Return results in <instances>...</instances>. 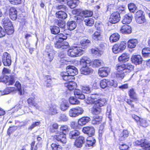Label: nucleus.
<instances>
[{"instance_id":"f3484780","label":"nucleus","mask_w":150,"mask_h":150,"mask_svg":"<svg viewBox=\"0 0 150 150\" xmlns=\"http://www.w3.org/2000/svg\"><path fill=\"white\" fill-rule=\"evenodd\" d=\"M132 63L136 65L142 63V61L141 56L139 55H133L131 58Z\"/></svg>"},{"instance_id":"8fccbe9b","label":"nucleus","mask_w":150,"mask_h":150,"mask_svg":"<svg viewBox=\"0 0 150 150\" xmlns=\"http://www.w3.org/2000/svg\"><path fill=\"white\" fill-rule=\"evenodd\" d=\"M69 6L71 8H75L76 6L75 0H68L67 3Z\"/></svg>"},{"instance_id":"6ab92c4d","label":"nucleus","mask_w":150,"mask_h":150,"mask_svg":"<svg viewBox=\"0 0 150 150\" xmlns=\"http://www.w3.org/2000/svg\"><path fill=\"white\" fill-rule=\"evenodd\" d=\"M93 71L92 68L88 67V66L82 67L80 70L81 74L84 75L91 74L93 73Z\"/></svg>"},{"instance_id":"4d7b16f0","label":"nucleus","mask_w":150,"mask_h":150,"mask_svg":"<svg viewBox=\"0 0 150 150\" xmlns=\"http://www.w3.org/2000/svg\"><path fill=\"white\" fill-rule=\"evenodd\" d=\"M69 100L70 103L72 105L78 104L79 103V101L74 97H71Z\"/></svg>"},{"instance_id":"c85d7f7f","label":"nucleus","mask_w":150,"mask_h":150,"mask_svg":"<svg viewBox=\"0 0 150 150\" xmlns=\"http://www.w3.org/2000/svg\"><path fill=\"white\" fill-rule=\"evenodd\" d=\"M138 43V41L136 39H130L127 42L128 47L131 49L134 48L135 47Z\"/></svg>"},{"instance_id":"72a5a7b5","label":"nucleus","mask_w":150,"mask_h":150,"mask_svg":"<svg viewBox=\"0 0 150 150\" xmlns=\"http://www.w3.org/2000/svg\"><path fill=\"white\" fill-rule=\"evenodd\" d=\"M94 67H98L103 64V62L100 59H96L91 63Z\"/></svg>"},{"instance_id":"7c9ffc66","label":"nucleus","mask_w":150,"mask_h":150,"mask_svg":"<svg viewBox=\"0 0 150 150\" xmlns=\"http://www.w3.org/2000/svg\"><path fill=\"white\" fill-rule=\"evenodd\" d=\"M82 93V91L77 89L75 90L74 94L76 98L81 99H83L85 98V96Z\"/></svg>"},{"instance_id":"e2e57ef3","label":"nucleus","mask_w":150,"mask_h":150,"mask_svg":"<svg viewBox=\"0 0 150 150\" xmlns=\"http://www.w3.org/2000/svg\"><path fill=\"white\" fill-rule=\"evenodd\" d=\"M51 147L53 150H62V147L55 144H52Z\"/></svg>"},{"instance_id":"ea45409f","label":"nucleus","mask_w":150,"mask_h":150,"mask_svg":"<svg viewBox=\"0 0 150 150\" xmlns=\"http://www.w3.org/2000/svg\"><path fill=\"white\" fill-rule=\"evenodd\" d=\"M102 37V35L100 32L97 31L95 32L92 35L93 38L96 41L101 40Z\"/></svg>"},{"instance_id":"a19ab883","label":"nucleus","mask_w":150,"mask_h":150,"mask_svg":"<svg viewBox=\"0 0 150 150\" xmlns=\"http://www.w3.org/2000/svg\"><path fill=\"white\" fill-rule=\"evenodd\" d=\"M67 25L68 29L70 30H73L76 26V24L74 21H71L68 22Z\"/></svg>"},{"instance_id":"4be33fe9","label":"nucleus","mask_w":150,"mask_h":150,"mask_svg":"<svg viewBox=\"0 0 150 150\" xmlns=\"http://www.w3.org/2000/svg\"><path fill=\"white\" fill-rule=\"evenodd\" d=\"M64 86L70 91H72L76 88L77 84L75 82L71 81L65 83Z\"/></svg>"},{"instance_id":"bf43d9fd","label":"nucleus","mask_w":150,"mask_h":150,"mask_svg":"<svg viewBox=\"0 0 150 150\" xmlns=\"http://www.w3.org/2000/svg\"><path fill=\"white\" fill-rule=\"evenodd\" d=\"M82 14L85 17H90L93 15V13L91 11L86 10L82 11Z\"/></svg>"},{"instance_id":"0eeeda50","label":"nucleus","mask_w":150,"mask_h":150,"mask_svg":"<svg viewBox=\"0 0 150 150\" xmlns=\"http://www.w3.org/2000/svg\"><path fill=\"white\" fill-rule=\"evenodd\" d=\"M15 82L14 77L13 75H11L10 77L7 76H2L0 77V82H4L7 85H12Z\"/></svg>"},{"instance_id":"13d9d810","label":"nucleus","mask_w":150,"mask_h":150,"mask_svg":"<svg viewBox=\"0 0 150 150\" xmlns=\"http://www.w3.org/2000/svg\"><path fill=\"white\" fill-rule=\"evenodd\" d=\"M59 121L66 122L68 121V118L67 116L65 114H62L59 117Z\"/></svg>"},{"instance_id":"b1692460","label":"nucleus","mask_w":150,"mask_h":150,"mask_svg":"<svg viewBox=\"0 0 150 150\" xmlns=\"http://www.w3.org/2000/svg\"><path fill=\"white\" fill-rule=\"evenodd\" d=\"M96 140L94 137L90 136L88 137L86 140V142L85 145L86 147H88L93 146L96 142Z\"/></svg>"},{"instance_id":"2eb2a0df","label":"nucleus","mask_w":150,"mask_h":150,"mask_svg":"<svg viewBox=\"0 0 150 150\" xmlns=\"http://www.w3.org/2000/svg\"><path fill=\"white\" fill-rule=\"evenodd\" d=\"M67 72L72 77L76 75L78 73V71L75 67L69 66L66 67Z\"/></svg>"},{"instance_id":"a18cd8bd","label":"nucleus","mask_w":150,"mask_h":150,"mask_svg":"<svg viewBox=\"0 0 150 150\" xmlns=\"http://www.w3.org/2000/svg\"><path fill=\"white\" fill-rule=\"evenodd\" d=\"M50 30L51 33L54 34H57L60 32L59 28L56 26H51Z\"/></svg>"},{"instance_id":"37998d69","label":"nucleus","mask_w":150,"mask_h":150,"mask_svg":"<svg viewBox=\"0 0 150 150\" xmlns=\"http://www.w3.org/2000/svg\"><path fill=\"white\" fill-rule=\"evenodd\" d=\"M2 22L4 28L5 29L6 28H8V27L12 25L11 22L8 18H4Z\"/></svg>"},{"instance_id":"864d4df0","label":"nucleus","mask_w":150,"mask_h":150,"mask_svg":"<svg viewBox=\"0 0 150 150\" xmlns=\"http://www.w3.org/2000/svg\"><path fill=\"white\" fill-rule=\"evenodd\" d=\"M54 54V50H50V52L47 53L46 54L50 62H51L53 59Z\"/></svg>"},{"instance_id":"f257e3e1","label":"nucleus","mask_w":150,"mask_h":150,"mask_svg":"<svg viewBox=\"0 0 150 150\" xmlns=\"http://www.w3.org/2000/svg\"><path fill=\"white\" fill-rule=\"evenodd\" d=\"M117 71L115 73L116 78L122 79L128 73L134 69V66L130 64H117L116 66Z\"/></svg>"},{"instance_id":"79ce46f5","label":"nucleus","mask_w":150,"mask_h":150,"mask_svg":"<svg viewBox=\"0 0 150 150\" xmlns=\"http://www.w3.org/2000/svg\"><path fill=\"white\" fill-rule=\"evenodd\" d=\"M80 43L81 46L83 47V48H82V49L84 50V49L90 45L91 41L88 40L83 39L81 41Z\"/></svg>"},{"instance_id":"393cba45","label":"nucleus","mask_w":150,"mask_h":150,"mask_svg":"<svg viewBox=\"0 0 150 150\" xmlns=\"http://www.w3.org/2000/svg\"><path fill=\"white\" fill-rule=\"evenodd\" d=\"M9 16L13 20H16L17 16V11L14 7H11L9 10Z\"/></svg>"},{"instance_id":"c756f323","label":"nucleus","mask_w":150,"mask_h":150,"mask_svg":"<svg viewBox=\"0 0 150 150\" xmlns=\"http://www.w3.org/2000/svg\"><path fill=\"white\" fill-rule=\"evenodd\" d=\"M120 30L122 33L129 34L131 32V28L128 25H124L121 28Z\"/></svg>"},{"instance_id":"e433bc0d","label":"nucleus","mask_w":150,"mask_h":150,"mask_svg":"<svg viewBox=\"0 0 150 150\" xmlns=\"http://www.w3.org/2000/svg\"><path fill=\"white\" fill-rule=\"evenodd\" d=\"M120 38V35L117 33H114L112 34L110 38V41L114 42L118 41Z\"/></svg>"},{"instance_id":"2f4dec72","label":"nucleus","mask_w":150,"mask_h":150,"mask_svg":"<svg viewBox=\"0 0 150 150\" xmlns=\"http://www.w3.org/2000/svg\"><path fill=\"white\" fill-rule=\"evenodd\" d=\"M90 120V118L88 117H83L79 120L78 124L80 125L83 126L88 123Z\"/></svg>"},{"instance_id":"6e6d98bb","label":"nucleus","mask_w":150,"mask_h":150,"mask_svg":"<svg viewBox=\"0 0 150 150\" xmlns=\"http://www.w3.org/2000/svg\"><path fill=\"white\" fill-rule=\"evenodd\" d=\"M112 50L115 54H117L120 52H122L120 49L119 48L117 44H115L112 48Z\"/></svg>"},{"instance_id":"cd10ccee","label":"nucleus","mask_w":150,"mask_h":150,"mask_svg":"<svg viewBox=\"0 0 150 150\" xmlns=\"http://www.w3.org/2000/svg\"><path fill=\"white\" fill-rule=\"evenodd\" d=\"M91 52L96 57L100 56L103 53V51L102 50L96 47L92 48L91 50Z\"/></svg>"},{"instance_id":"4c0bfd02","label":"nucleus","mask_w":150,"mask_h":150,"mask_svg":"<svg viewBox=\"0 0 150 150\" xmlns=\"http://www.w3.org/2000/svg\"><path fill=\"white\" fill-rule=\"evenodd\" d=\"M69 104L67 101L63 99L60 106L61 110L63 111L67 110L69 107Z\"/></svg>"},{"instance_id":"de8ad7c7","label":"nucleus","mask_w":150,"mask_h":150,"mask_svg":"<svg viewBox=\"0 0 150 150\" xmlns=\"http://www.w3.org/2000/svg\"><path fill=\"white\" fill-rule=\"evenodd\" d=\"M96 105H94L92 110L93 113L95 114H99L101 111L100 107Z\"/></svg>"},{"instance_id":"c9c22d12","label":"nucleus","mask_w":150,"mask_h":150,"mask_svg":"<svg viewBox=\"0 0 150 150\" xmlns=\"http://www.w3.org/2000/svg\"><path fill=\"white\" fill-rule=\"evenodd\" d=\"M130 98L134 100L138 99L137 95L133 88L130 89L128 92Z\"/></svg>"},{"instance_id":"dca6fc26","label":"nucleus","mask_w":150,"mask_h":150,"mask_svg":"<svg viewBox=\"0 0 150 150\" xmlns=\"http://www.w3.org/2000/svg\"><path fill=\"white\" fill-rule=\"evenodd\" d=\"M82 131L83 133L87 134L90 137L94 135L95 129L92 126L86 127L83 128Z\"/></svg>"},{"instance_id":"a211bd4d","label":"nucleus","mask_w":150,"mask_h":150,"mask_svg":"<svg viewBox=\"0 0 150 150\" xmlns=\"http://www.w3.org/2000/svg\"><path fill=\"white\" fill-rule=\"evenodd\" d=\"M91 63L90 59L88 57L83 56L80 59V64L83 67L89 66Z\"/></svg>"},{"instance_id":"6e6552de","label":"nucleus","mask_w":150,"mask_h":150,"mask_svg":"<svg viewBox=\"0 0 150 150\" xmlns=\"http://www.w3.org/2000/svg\"><path fill=\"white\" fill-rule=\"evenodd\" d=\"M135 146H140L146 150H150V142L144 139H141L140 141L137 140L134 143Z\"/></svg>"},{"instance_id":"9d476101","label":"nucleus","mask_w":150,"mask_h":150,"mask_svg":"<svg viewBox=\"0 0 150 150\" xmlns=\"http://www.w3.org/2000/svg\"><path fill=\"white\" fill-rule=\"evenodd\" d=\"M2 61L5 66H9L11 64V60L10 55L5 52L2 56Z\"/></svg>"},{"instance_id":"a878e982","label":"nucleus","mask_w":150,"mask_h":150,"mask_svg":"<svg viewBox=\"0 0 150 150\" xmlns=\"http://www.w3.org/2000/svg\"><path fill=\"white\" fill-rule=\"evenodd\" d=\"M58 107L55 105H52L49 108L48 111L49 114L54 115L57 114L58 112Z\"/></svg>"},{"instance_id":"69168bd1","label":"nucleus","mask_w":150,"mask_h":150,"mask_svg":"<svg viewBox=\"0 0 150 150\" xmlns=\"http://www.w3.org/2000/svg\"><path fill=\"white\" fill-rule=\"evenodd\" d=\"M82 11L80 9H75L72 11V13L74 14L77 15V16H79L82 14Z\"/></svg>"},{"instance_id":"f8f14e48","label":"nucleus","mask_w":150,"mask_h":150,"mask_svg":"<svg viewBox=\"0 0 150 150\" xmlns=\"http://www.w3.org/2000/svg\"><path fill=\"white\" fill-rule=\"evenodd\" d=\"M132 117L136 121L138 125L144 127H146L148 126V123L145 120L140 119L139 117L135 115H132Z\"/></svg>"},{"instance_id":"9b49d317","label":"nucleus","mask_w":150,"mask_h":150,"mask_svg":"<svg viewBox=\"0 0 150 150\" xmlns=\"http://www.w3.org/2000/svg\"><path fill=\"white\" fill-rule=\"evenodd\" d=\"M54 139L63 144H65L67 141L65 134H64L61 132L57 133L54 136Z\"/></svg>"},{"instance_id":"bb28decb","label":"nucleus","mask_w":150,"mask_h":150,"mask_svg":"<svg viewBox=\"0 0 150 150\" xmlns=\"http://www.w3.org/2000/svg\"><path fill=\"white\" fill-rule=\"evenodd\" d=\"M61 75L63 79L68 82L72 81L73 78L71 75H70L67 72H63L61 73Z\"/></svg>"},{"instance_id":"49530a36","label":"nucleus","mask_w":150,"mask_h":150,"mask_svg":"<svg viewBox=\"0 0 150 150\" xmlns=\"http://www.w3.org/2000/svg\"><path fill=\"white\" fill-rule=\"evenodd\" d=\"M28 103L29 105L31 107V106H34L37 108L38 106L34 100V98L33 97L29 98L27 100Z\"/></svg>"},{"instance_id":"aec40b11","label":"nucleus","mask_w":150,"mask_h":150,"mask_svg":"<svg viewBox=\"0 0 150 150\" xmlns=\"http://www.w3.org/2000/svg\"><path fill=\"white\" fill-rule=\"evenodd\" d=\"M132 17V15L131 13L125 15L122 21V23L123 24H129L131 22Z\"/></svg>"},{"instance_id":"774afa93","label":"nucleus","mask_w":150,"mask_h":150,"mask_svg":"<svg viewBox=\"0 0 150 150\" xmlns=\"http://www.w3.org/2000/svg\"><path fill=\"white\" fill-rule=\"evenodd\" d=\"M119 147L121 150H125L128 148V146L125 144L121 143L120 144Z\"/></svg>"},{"instance_id":"c03bdc74","label":"nucleus","mask_w":150,"mask_h":150,"mask_svg":"<svg viewBox=\"0 0 150 150\" xmlns=\"http://www.w3.org/2000/svg\"><path fill=\"white\" fill-rule=\"evenodd\" d=\"M128 131L127 130H123L122 132L119 134L120 139L121 141L124 140L128 136Z\"/></svg>"},{"instance_id":"4468645a","label":"nucleus","mask_w":150,"mask_h":150,"mask_svg":"<svg viewBox=\"0 0 150 150\" xmlns=\"http://www.w3.org/2000/svg\"><path fill=\"white\" fill-rule=\"evenodd\" d=\"M110 69L108 67H103L99 69L98 74L101 77H106L108 74Z\"/></svg>"},{"instance_id":"7ed1b4c3","label":"nucleus","mask_w":150,"mask_h":150,"mask_svg":"<svg viewBox=\"0 0 150 150\" xmlns=\"http://www.w3.org/2000/svg\"><path fill=\"white\" fill-rule=\"evenodd\" d=\"M99 96L97 94H92L90 96L88 97L86 103L88 104H95L101 107L104 105L106 103V100L104 98H100Z\"/></svg>"},{"instance_id":"0e129e2a","label":"nucleus","mask_w":150,"mask_h":150,"mask_svg":"<svg viewBox=\"0 0 150 150\" xmlns=\"http://www.w3.org/2000/svg\"><path fill=\"white\" fill-rule=\"evenodd\" d=\"M60 130L62 132H61L65 134L67 133L68 132L69 130L67 126L66 125H63L60 128Z\"/></svg>"},{"instance_id":"f704fd0d","label":"nucleus","mask_w":150,"mask_h":150,"mask_svg":"<svg viewBox=\"0 0 150 150\" xmlns=\"http://www.w3.org/2000/svg\"><path fill=\"white\" fill-rule=\"evenodd\" d=\"M80 134V132L77 130L71 131L69 134V137L71 139H75L78 138Z\"/></svg>"},{"instance_id":"338daca9","label":"nucleus","mask_w":150,"mask_h":150,"mask_svg":"<svg viewBox=\"0 0 150 150\" xmlns=\"http://www.w3.org/2000/svg\"><path fill=\"white\" fill-rule=\"evenodd\" d=\"M82 90L83 93H89L90 92V89L88 86L82 87Z\"/></svg>"},{"instance_id":"20e7f679","label":"nucleus","mask_w":150,"mask_h":150,"mask_svg":"<svg viewBox=\"0 0 150 150\" xmlns=\"http://www.w3.org/2000/svg\"><path fill=\"white\" fill-rule=\"evenodd\" d=\"M68 51L67 54L68 56L71 57H76L81 56L83 53L84 50L82 49V47L77 46L74 47L72 49L66 50Z\"/></svg>"},{"instance_id":"39448f33","label":"nucleus","mask_w":150,"mask_h":150,"mask_svg":"<svg viewBox=\"0 0 150 150\" xmlns=\"http://www.w3.org/2000/svg\"><path fill=\"white\" fill-rule=\"evenodd\" d=\"M100 87L104 89L107 87L113 86L114 87H116L117 84L116 81L113 80L109 81L108 80L104 79L101 80L100 82Z\"/></svg>"},{"instance_id":"473e14b6","label":"nucleus","mask_w":150,"mask_h":150,"mask_svg":"<svg viewBox=\"0 0 150 150\" xmlns=\"http://www.w3.org/2000/svg\"><path fill=\"white\" fill-rule=\"evenodd\" d=\"M56 16L57 18L61 19H64L67 17L66 13L62 10L57 12Z\"/></svg>"},{"instance_id":"5701e85b","label":"nucleus","mask_w":150,"mask_h":150,"mask_svg":"<svg viewBox=\"0 0 150 150\" xmlns=\"http://www.w3.org/2000/svg\"><path fill=\"white\" fill-rule=\"evenodd\" d=\"M129 54L126 53H123L120 56L118 59L119 61L120 62H125L129 60Z\"/></svg>"},{"instance_id":"58836bf2","label":"nucleus","mask_w":150,"mask_h":150,"mask_svg":"<svg viewBox=\"0 0 150 150\" xmlns=\"http://www.w3.org/2000/svg\"><path fill=\"white\" fill-rule=\"evenodd\" d=\"M15 86L17 87L19 92V94L20 95H25L26 92L24 89L22 90L21 84L18 82L16 81L15 84Z\"/></svg>"},{"instance_id":"680f3d73","label":"nucleus","mask_w":150,"mask_h":150,"mask_svg":"<svg viewBox=\"0 0 150 150\" xmlns=\"http://www.w3.org/2000/svg\"><path fill=\"white\" fill-rule=\"evenodd\" d=\"M128 7L130 12L134 13L137 8L135 5L133 3H130L128 4Z\"/></svg>"},{"instance_id":"412c9836","label":"nucleus","mask_w":150,"mask_h":150,"mask_svg":"<svg viewBox=\"0 0 150 150\" xmlns=\"http://www.w3.org/2000/svg\"><path fill=\"white\" fill-rule=\"evenodd\" d=\"M85 142V139L83 136H79L76 140L74 145L77 147L80 148L82 147V144Z\"/></svg>"},{"instance_id":"423d86ee","label":"nucleus","mask_w":150,"mask_h":150,"mask_svg":"<svg viewBox=\"0 0 150 150\" xmlns=\"http://www.w3.org/2000/svg\"><path fill=\"white\" fill-rule=\"evenodd\" d=\"M83 112V110L81 107L72 108L70 109L69 115L71 117H75L81 114Z\"/></svg>"},{"instance_id":"603ef678","label":"nucleus","mask_w":150,"mask_h":150,"mask_svg":"<svg viewBox=\"0 0 150 150\" xmlns=\"http://www.w3.org/2000/svg\"><path fill=\"white\" fill-rule=\"evenodd\" d=\"M45 79V80L46 86L47 87L51 86L52 85L50 76H46Z\"/></svg>"},{"instance_id":"5fc2aeb1","label":"nucleus","mask_w":150,"mask_h":150,"mask_svg":"<svg viewBox=\"0 0 150 150\" xmlns=\"http://www.w3.org/2000/svg\"><path fill=\"white\" fill-rule=\"evenodd\" d=\"M117 44L122 52L125 49L126 47V43L124 41H121Z\"/></svg>"},{"instance_id":"f03ea898","label":"nucleus","mask_w":150,"mask_h":150,"mask_svg":"<svg viewBox=\"0 0 150 150\" xmlns=\"http://www.w3.org/2000/svg\"><path fill=\"white\" fill-rule=\"evenodd\" d=\"M67 37L65 35L60 33L58 34L53 39L54 47L57 49L62 48L63 50H67L70 47L68 43L66 42H63L67 39Z\"/></svg>"},{"instance_id":"3c124183","label":"nucleus","mask_w":150,"mask_h":150,"mask_svg":"<svg viewBox=\"0 0 150 150\" xmlns=\"http://www.w3.org/2000/svg\"><path fill=\"white\" fill-rule=\"evenodd\" d=\"M84 22L86 25L89 26H92L94 23L93 19L90 18H86Z\"/></svg>"},{"instance_id":"09e8293b","label":"nucleus","mask_w":150,"mask_h":150,"mask_svg":"<svg viewBox=\"0 0 150 150\" xmlns=\"http://www.w3.org/2000/svg\"><path fill=\"white\" fill-rule=\"evenodd\" d=\"M15 90L16 88L14 87H8L5 89L3 93H2V95H3L8 94L12 91H14Z\"/></svg>"},{"instance_id":"ddd939ff","label":"nucleus","mask_w":150,"mask_h":150,"mask_svg":"<svg viewBox=\"0 0 150 150\" xmlns=\"http://www.w3.org/2000/svg\"><path fill=\"white\" fill-rule=\"evenodd\" d=\"M120 15L118 12H114L110 16L109 18V22L112 23H116L120 20Z\"/></svg>"},{"instance_id":"1a4fd4ad","label":"nucleus","mask_w":150,"mask_h":150,"mask_svg":"<svg viewBox=\"0 0 150 150\" xmlns=\"http://www.w3.org/2000/svg\"><path fill=\"white\" fill-rule=\"evenodd\" d=\"M143 13V12L141 10H139L136 13L135 19L138 23L141 24L145 22V19Z\"/></svg>"},{"instance_id":"052dcab7","label":"nucleus","mask_w":150,"mask_h":150,"mask_svg":"<svg viewBox=\"0 0 150 150\" xmlns=\"http://www.w3.org/2000/svg\"><path fill=\"white\" fill-rule=\"evenodd\" d=\"M6 33L8 35H11L12 34L13 32V27L12 25L8 27V28H6L5 29Z\"/></svg>"}]
</instances>
